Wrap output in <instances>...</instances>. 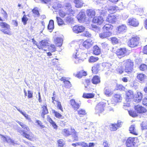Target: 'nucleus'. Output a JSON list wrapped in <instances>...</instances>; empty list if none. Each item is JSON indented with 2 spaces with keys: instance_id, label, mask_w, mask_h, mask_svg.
I'll return each instance as SVG.
<instances>
[{
  "instance_id": "nucleus-32",
  "label": "nucleus",
  "mask_w": 147,
  "mask_h": 147,
  "mask_svg": "<svg viewBox=\"0 0 147 147\" xmlns=\"http://www.w3.org/2000/svg\"><path fill=\"white\" fill-rule=\"evenodd\" d=\"M129 131L130 133L135 135H138V134L136 131V126L135 125H131L129 127Z\"/></svg>"
},
{
  "instance_id": "nucleus-38",
  "label": "nucleus",
  "mask_w": 147,
  "mask_h": 147,
  "mask_svg": "<svg viewBox=\"0 0 147 147\" xmlns=\"http://www.w3.org/2000/svg\"><path fill=\"white\" fill-rule=\"evenodd\" d=\"M136 78L139 81H144L146 78V76L144 74L139 73L137 74Z\"/></svg>"
},
{
  "instance_id": "nucleus-45",
  "label": "nucleus",
  "mask_w": 147,
  "mask_h": 147,
  "mask_svg": "<svg viewBox=\"0 0 147 147\" xmlns=\"http://www.w3.org/2000/svg\"><path fill=\"white\" fill-rule=\"evenodd\" d=\"M47 28L48 30H51V31H52L54 29V21L53 20H50L48 25Z\"/></svg>"
},
{
  "instance_id": "nucleus-47",
  "label": "nucleus",
  "mask_w": 147,
  "mask_h": 147,
  "mask_svg": "<svg viewBox=\"0 0 147 147\" xmlns=\"http://www.w3.org/2000/svg\"><path fill=\"white\" fill-rule=\"evenodd\" d=\"M52 5V7L54 9L61 8L63 7L62 5L57 2H55Z\"/></svg>"
},
{
  "instance_id": "nucleus-19",
  "label": "nucleus",
  "mask_w": 147,
  "mask_h": 147,
  "mask_svg": "<svg viewBox=\"0 0 147 147\" xmlns=\"http://www.w3.org/2000/svg\"><path fill=\"white\" fill-rule=\"evenodd\" d=\"M134 108L138 113H143L146 111V110L145 108L139 105H135Z\"/></svg>"
},
{
  "instance_id": "nucleus-29",
  "label": "nucleus",
  "mask_w": 147,
  "mask_h": 147,
  "mask_svg": "<svg viewBox=\"0 0 147 147\" xmlns=\"http://www.w3.org/2000/svg\"><path fill=\"white\" fill-rule=\"evenodd\" d=\"M87 72L83 70H82L77 73L76 76L79 78H81L83 76H85L87 75Z\"/></svg>"
},
{
  "instance_id": "nucleus-23",
  "label": "nucleus",
  "mask_w": 147,
  "mask_h": 147,
  "mask_svg": "<svg viewBox=\"0 0 147 147\" xmlns=\"http://www.w3.org/2000/svg\"><path fill=\"white\" fill-rule=\"evenodd\" d=\"M112 34V32L111 31H103V32L99 34V36L102 39H104L110 37Z\"/></svg>"
},
{
  "instance_id": "nucleus-40",
  "label": "nucleus",
  "mask_w": 147,
  "mask_h": 147,
  "mask_svg": "<svg viewBox=\"0 0 147 147\" xmlns=\"http://www.w3.org/2000/svg\"><path fill=\"white\" fill-rule=\"evenodd\" d=\"M94 144L93 142H90L88 143L84 142H81V146L82 147H94Z\"/></svg>"
},
{
  "instance_id": "nucleus-3",
  "label": "nucleus",
  "mask_w": 147,
  "mask_h": 147,
  "mask_svg": "<svg viewBox=\"0 0 147 147\" xmlns=\"http://www.w3.org/2000/svg\"><path fill=\"white\" fill-rule=\"evenodd\" d=\"M123 66L125 67V72L127 74L131 73L134 70V62L130 59H128L123 61Z\"/></svg>"
},
{
  "instance_id": "nucleus-36",
  "label": "nucleus",
  "mask_w": 147,
  "mask_h": 147,
  "mask_svg": "<svg viewBox=\"0 0 147 147\" xmlns=\"http://www.w3.org/2000/svg\"><path fill=\"white\" fill-rule=\"evenodd\" d=\"M32 11L34 17H38L40 16L38 10V8L37 7H34L32 10Z\"/></svg>"
},
{
  "instance_id": "nucleus-25",
  "label": "nucleus",
  "mask_w": 147,
  "mask_h": 147,
  "mask_svg": "<svg viewBox=\"0 0 147 147\" xmlns=\"http://www.w3.org/2000/svg\"><path fill=\"white\" fill-rule=\"evenodd\" d=\"M86 14L89 18L91 19L95 17L96 12L94 9H89L86 10Z\"/></svg>"
},
{
  "instance_id": "nucleus-63",
  "label": "nucleus",
  "mask_w": 147,
  "mask_h": 147,
  "mask_svg": "<svg viewBox=\"0 0 147 147\" xmlns=\"http://www.w3.org/2000/svg\"><path fill=\"white\" fill-rule=\"evenodd\" d=\"M142 52L144 54L147 55V45L143 47Z\"/></svg>"
},
{
  "instance_id": "nucleus-13",
  "label": "nucleus",
  "mask_w": 147,
  "mask_h": 147,
  "mask_svg": "<svg viewBox=\"0 0 147 147\" xmlns=\"http://www.w3.org/2000/svg\"><path fill=\"white\" fill-rule=\"evenodd\" d=\"M134 96V91L130 90H128L125 92V99L126 101L129 102L133 99Z\"/></svg>"
},
{
  "instance_id": "nucleus-48",
  "label": "nucleus",
  "mask_w": 147,
  "mask_h": 147,
  "mask_svg": "<svg viewBox=\"0 0 147 147\" xmlns=\"http://www.w3.org/2000/svg\"><path fill=\"white\" fill-rule=\"evenodd\" d=\"M129 115L133 117H136L138 116V113L136 111L133 110H130L128 111Z\"/></svg>"
},
{
  "instance_id": "nucleus-22",
  "label": "nucleus",
  "mask_w": 147,
  "mask_h": 147,
  "mask_svg": "<svg viewBox=\"0 0 147 147\" xmlns=\"http://www.w3.org/2000/svg\"><path fill=\"white\" fill-rule=\"evenodd\" d=\"M93 42L90 39H87L82 43L83 46L85 48L88 49L91 47L93 45Z\"/></svg>"
},
{
  "instance_id": "nucleus-1",
  "label": "nucleus",
  "mask_w": 147,
  "mask_h": 147,
  "mask_svg": "<svg viewBox=\"0 0 147 147\" xmlns=\"http://www.w3.org/2000/svg\"><path fill=\"white\" fill-rule=\"evenodd\" d=\"M75 11L73 9L71 4L67 3L63 9H59L58 11V14L61 18H64L67 15V16L73 17L75 16Z\"/></svg>"
},
{
  "instance_id": "nucleus-16",
  "label": "nucleus",
  "mask_w": 147,
  "mask_h": 147,
  "mask_svg": "<svg viewBox=\"0 0 147 147\" xmlns=\"http://www.w3.org/2000/svg\"><path fill=\"white\" fill-rule=\"evenodd\" d=\"M52 102L56 106L57 109L60 110L61 111L63 112V109L61 102L58 100H56L55 96L52 97Z\"/></svg>"
},
{
  "instance_id": "nucleus-42",
  "label": "nucleus",
  "mask_w": 147,
  "mask_h": 147,
  "mask_svg": "<svg viewBox=\"0 0 147 147\" xmlns=\"http://www.w3.org/2000/svg\"><path fill=\"white\" fill-rule=\"evenodd\" d=\"M47 46L48 51L52 53L55 52L56 51V47L53 44H51L49 45H48Z\"/></svg>"
},
{
  "instance_id": "nucleus-54",
  "label": "nucleus",
  "mask_w": 147,
  "mask_h": 147,
  "mask_svg": "<svg viewBox=\"0 0 147 147\" xmlns=\"http://www.w3.org/2000/svg\"><path fill=\"white\" fill-rule=\"evenodd\" d=\"M36 123H37L38 126L40 127L41 129L46 127L45 126L43 125L42 122L39 120H36Z\"/></svg>"
},
{
  "instance_id": "nucleus-62",
  "label": "nucleus",
  "mask_w": 147,
  "mask_h": 147,
  "mask_svg": "<svg viewBox=\"0 0 147 147\" xmlns=\"http://www.w3.org/2000/svg\"><path fill=\"white\" fill-rule=\"evenodd\" d=\"M117 71L119 74H121L124 72V70L123 68L120 67L117 69Z\"/></svg>"
},
{
  "instance_id": "nucleus-24",
  "label": "nucleus",
  "mask_w": 147,
  "mask_h": 147,
  "mask_svg": "<svg viewBox=\"0 0 147 147\" xmlns=\"http://www.w3.org/2000/svg\"><path fill=\"white\" fill-rule=\"evenodd\" d=\"M73 129H74L65 128L63 129L62 134L65 136L67 137L71 136L72 134Z\"/></svg>"
},
{
  "instance_id": "nucleus-28",
  "label": "nucleus",
  "mask_w": 147,
  "mask_h": 147,
  "mask_svg": "<svg viewBox=\"0 0 147 147\" xmlns=\"http://www.w3.org/2000/svg\"><path fill=\"white\" fill-rule=\"evenodd\" d=\"M93 54L96 55H99L101 52V49L97 45H94L93 47Z\"/></svg>"
},
{
  "instance_id": "nucleus-41",
  "label": "nucleus",
  "mask_w": 147,
  "mask_h": 147,
  "mask_svg": "<svg viewBox=\"0 0 147 147\" xmlns=\"http://www.w3.org/2000/svg\"><path fill=\"white\" fill-rule=\"evenodd\" d=\"M78 114L80 117H83L86 114V112L85 110L81 109L77 111Z\"/></svg>"
},
{
  "instance_id": "nucleus-35",
  "label": "nucleus",
  "mask_w": 147,
  "mask_h": 147,
  "mask_svg": "<svg viewBox=\"0 0 147 147\" xmlns=\"http://www.w3.org/2000/svg\"><path fill=\"white\" fill-rule=\"evenodd\" d=\"M63 40L60 37H57L54 40V42L57 47H61L62 44Z\"/></svg>"
},
{
  "instance_id": "nucleus-59",
  "label": "nucleus",
  "mask_w": 147,
  "mask_h": 147,
  "mask_svg": "<svg viewBox=\"0 0 147 147\" xmlns=\"http://www.w3.org/2000/svg\"><path fill=\"white\" fill-rule=\"evenodd\" d=\"M64 86L65 87L68 88L71 86V84L70 82L67 80L65 83Z\"/></svg>"
},
{
  "instance_id": "nucleus-60",
  "label": "nucleus",
  "mask_w": 147,
  "mask_h": 147,
  "mask_svg": "<svg viewBox=\"0 0 147 147\" xmlns=\"http://www.w3.org/2000/svg\"><path fill=\"white\" fill-rule=\"evenodd\" d=\"M18 110L20 112V113H21L27 119H28V120L30 119V118L29 117V116L28 114H27L26 113H24V112H22L20 110Z\"/></svg>"
},
{
  "instance_id": "nucleus-18",
  "label": "nucleus",
  "mask_w": 147,
  "mask_h": 147,
  "mask_svg": "<svg viewBox=\"0 0 147 147\" xmlns=\"http://www.w3.org/2000/svg\"><path fill=\"white\" fill-rule=\"evenodd\" d=\"M143 97L142 94L140 92H138L136 94H134L133 99V101L136 102H139L142 100Z\"/></svg>"
},
{
  "instance_id": "nucleus-57",
  "label": "nucleus",
  "mask_w": 147,
  "mask_h": 147,
  "mask_svg": "<svg viewBox=\"0 0 147 147\" xmlns=\"http://www.w3.org/2000/svg\"><path fill=\"white\" fill-rule=\"evenodd\" d=\"M116 88L117 90H123L125 89V87L121 84L117 85Z\"/></svg>"
},
{
  "instance_id": "nucleus-50",
  "label": "nucleus",
  "mask_w": 147,
  "mask_h": 147,
  "mask_svg": "<svg viewBox=\"0 0 147 147\" xmlns=\"http://www.w3.org/2000/svg\"><path fill=\"white\" fill-rule=\"evenodd\" d=\"M52 111L53 113L54 114L55 117L57 118L58 119L62 118V115L58 112L55 111V110H53Z\"/></svg>"
},
{
  "instance_id": "nucleus-8",
  "label": "nucleus",
  "mask_w": 147,
  "mask_h": 147,
  "mask_svg": "<svg viewBox=\"0 0 147 147\" xmlns=\"http://www.w3.org/2000/svg\"><path fill=\"white\" fill-rule=\"evenodd\" d=\"M92 22L94 24L101 26L104 24L105 20L102 16H98L94 17L92 19Z\"/></svg>"
},
{
  "instance_id": "nucleus-37",
  "label": "nucleus",
  "mask_w": 147,
  "mask_h": 147,
  "mask_svg": "<svg viewBox=\"0 0 147 147\" xmlns=\"http://www.w3.org/2000/svg\"><path fill=\"white\" fill-rule=\"evenodd\" d=\"M95 94L93 93H84L82 97L85 98H93Z\"/></svg>"
},
{
  "instance_id": "nucleus-11",
  "label": "nucleus",
  "mask_w": 147,
  "mask_h": 147,
  "mask_svg": "<svg viewBox=\"0 0 147 147\" xmlns=\"http://www.w3.org/2000/svg\"><path fill=\"white\" fill-rule=\"evenodd\" d=\"M118 19V16L113 14H109L106 19V21L112 24H115Z\"/></svg>"
},
{
  "instance_id": "nucleus-34",
  "label": "nucleus",
  "mask_w": 147,
  "mask_h": 147,
  "mask_svg": "<svg viewBox=\"0 0 147 147\" xmlns=\"http://www.w3.org/2000/svg\"><path fill=\"white\" fill-rule=\"evenodd\" d=\"M72 134L71 135L72 139L73 142L77 141L78 140V135L77 132L75 129H73Z\"/></svg>"
},
{
  "instance_id": "nucleus-10",
  "label": "nucleus",
  "mask_w": 147,
  "mask_h": 147,
  "mask_svg": "<svg viewBox=\"0 0 147 147\" xmlns=\"http://www.w3.org/2000/svg\"><path fill=\"white\" fill-rule=\"evenodd\" d=\"M85 28L82 25H76L73 27V32L76 34L83 32L85 30Z\"/></svg>"
},
{
  "instance_id": "nucleus-6",
  "label": "nucleus",
  "mask_w": 147,
  "mask_h": 147,
  "mask_svg": "<svg viewBox=\"0 0 147 147\" xmlns=\"http://www.w3.org/2000/svg\"><path fill=\"white\" fill-rule=\"evenodd\" d=\"M0 26L3 28L1 30V31L5 34L8 35L11 34L10 26L8 24L5 22H0Z\"/></svg>"
},
{
  "instance_id": "nucleus-12",
  "label": "nucleus",
  "mask_w": 147,
  "mask_h": 147,
  "mask_svg": "<svg viewBox=\"0 0 147 147\" xmlns=\"http://www.w3.org/2000/svg\"><path fill=\"white\" fill-rule=\"evenodd\" d=\"M106 103L103 102H100L98 103L96 106L95 109L99 113H102L104 111Z\"/></svg>"
},
{
  "instance_id": "nucleus-33",
  "label": "nucleus",
  "mask_w": 147,
  "mask_h": 147,
  "mask_svg": "<svg viewBox=\"0 0 147 147\" xmlns=\"http://www.w3.org/2000/svg\"><path fill=\"white\" fill-rule=\"evenodd\" d=\"M120 123L118 122L117 123L111 124V127H110V130L111 131H114L120 127Z\"/></svg>"
},
{
  "instance_id": "nucleus-49",
  "label": "nucleus",
  "mask_w": 147,
  "mask_h": 147,
  "mask_svg": "<svg viewBox=\"0 0 147 147\" xmlns=\"http://www.w3.org/2000/svg\"><path fill=\"white\" fill-rule=\"evenodd\" d=\"M121 98V96L119 94H115L113 98V100L114 102L115 103H117L119 101Z\"/></svg>"
},
{
  "instance_id": "nucleus-27",
  "label": "nucleus",
  "mask_w": 147,
  "mask_h": 147,
  "mask_svg": "<svg viewBox=\"0 0 147 147\" xmlns=\"http://www.w3.org/2000/svg\"><path fill=\"white\" fill-rule=\"evenodd\" d=\"M113 28V26L110 24H106L102 27V29L103 31L107 32L112 31Z\"/></svg>"
},
{
  "instance_id": "nucleus-2",
  "label": "nucleus",
  "mask_w": 147,
  "mask_h": 147,
  "mask_svg": "<svg viewBox=\"0 0 147 147\" xmlns=\"http://www.w3.org/2000/svg\"><path fill=\"white\" fill-rule=\"evenodd\" d=\"M17 123L23 129L26 130H22L21 131L22 135L25 138L28 140L32 141L35 139V136L32 132L30 131V130L29 127L23 123L18 121Z\"/></svg>"
},
{
  "instance_id": "nucleus-51",
  "label": "nucleus",
  "mask_w": 147,
  "mask_h": 147,
  "mask_svg": "<svg viewBox=\"0 0 147 147\" xmlns=\"http://www.w3.org/2000/svg\"><path fill=\"white\" fill-rule=\"evenodd\" d=\"M139 69L142 71H145L147 70V65L144 64H142L140 65Z\"/></svg>"
},
{
  "instance_id": "nucleus-61",
  "label": "nucleus",
  "mask_w": 147,
  "mask_h": 147,
  "mask_svg": "<svg viewBox=\"0 0 147 147\" xmlns=\"http://www.w3.org/2000/svg\"><path fill=\"white\" fill-rule=\"evenodd\" d=\"M33 97V92L30 90L28 91V98H31Z\"/></svg>"
},
{
  "instance_id": "nucleus-26",
  "label": "nucleus",
  "mask_w": 147,
  "mask_h": 147,
  "mask_svg": "<svg viewBox=\"0 0 147 147\" xmlns=\"http://www.w3.org/2000/svg\"><path fill=\"white\" fill-rule=\"evenodd\" d=\"M41 108L42 109L41 115L43 119H44L45 115L48 114L49 113L46 104H44L42 107Z\"/></svg>"
},
{
  "instance_id": "nucleus-5",
  "label": "nucleus",
  "mask_w": 147,
  "mask_h": 147,
  "mask_svg": "<svg viewBox=\"0 0 147 147\" xmlns=\"http://www.w3.org/2000/svg\"><path fill=\"white\" fill-rule=\"evenodd\" d=\"M140 40V37L137 36L132 37L128 41V45L131 48L135 47L138 45Z\"/></svg>"
},
{
  "instance_id": "nucleus-31",
  "label": "nucleus",
  "mask_w": 147,
  "mask_h": 147,
  "mask_svg": "<svg viewBox=\"0 0 147 147\" xmlns=\"http://www.w3.org/2000/svg\"><path fill=\"white\" fill-rule=\"evenodd\" d=\"M127 27L125 24H122L118 26L117 28V31L119 33L124 32L127 30Z\"/></svg>"
},
{
  "instance_id": "nucleus-21",
  "label": "nucleus",
  "mask_w": 147,
  "mask_h": 147,
  "mask_svg": "<svg viewBox=\"0 0 147 147\" xmlns=\"http://www.w3.org/2000/svg\"><path fill=\"white\" fill-rule=\"evenodd\" d=\"M100 63H96L92 67V73L97 74L100 69Z\"/></svg>"
},
{
  "instance_id": "nucleus-58",
  "label": "nucleus",
  "mask_w": 147,
  "mask_h": 147,
  "mask_svg": "<svg viewBox=\"0 0 147 147\" xmlns=\"http://www.w3.org/2000/svg\"><path fill=\"white\" fill-rule=\"evenodd\" d=\"M40 2L42 3L45 4H51L52 0H40Z\"/></svg>"
},
{
  "instance_id": "nucleus-44",
  "label": "nucleus",
  "mask_w": 147,
  "mask_h": 147,
  "mask_svg": "<svg viewBox=\"0 0 147 147\" xmlns=\"http://www.w3.org/2000/svg\"><path fill=\"white\" fill-rule=\"evenodd\" d=\"M98 59L99 58L98 57L91 56L89 57L88 61L90 63H93L97 61Z\"/></svg>"
},
{
  "instance_id": "nucleus-64",
  "label": "nucleus",
  "mask_w": 147,
  "mask_h": 147,
  "mask_svg": "<svg viewBox=\"0 0 147 147\" xmlns=\"http://www.w3.org/2000/svg\"><path fill=\"white\" fill-rule=\"evenodd\" d=\"M58 59H57L54 58L52 60V63L53 65H55L57 64L59 62L58 61H56V60H58Z\"/></svg>"
},
{
  "instance_id": "nucleus-7",
  "label": "nucleus",
  "mask_w": 147,
  "mask_h": 147,
  "mask_svg": "<svg viewBox=\"0 0 147 147\" xmlns=\"http://www.w3.org/2000/svg\"><path fill=\"white\" fill-rule=\"evenodd\" d=\"M49 41L47 40H43L40 41L38 43L36 44L37 47L40 50L43 51H46L47 47L48 46Z\"/></svg>"
},
{
  "instance_id": "nucleus-43",
  "label": "nucleus",
  "mask_w": 147,
  "mask_h": 147,
  "mask_svg": "<svg viewBox=\"0 0 147 147\" xmlns=\"http://www.w3.org/2000/svg\"><path fill=\"white\" fill-rule=\"evenodd\" d=\"M91 82V80L90 78H86L83 82V84L85 87L87 88L90 85Z\"/></svg>"
},
{
  "instance_id": "nucleus-52",
  "label": "nucleus",
  "mask_w": 147,
  "mask_h": 147,
  "mask_svg": "<svg viewBox=\"0 0 147 147\" xmlns=\"http://www.w3.org/2000/svg\"><path fill=\"white\" fill-rule=\"evenodd\" d=\"M105 95L107 96H110L113 94L112 92L109 88H107L104 92Z\"/></svg>"
},
{
  "instance_id": "nucleus-20",
  "label": "nucleus",
  "mask_w": 147,
  "mask_h": 147,
  "mask_svg": "<svg viewBox=\"0 0 147 147\" xmlns=\"http://www.w3.org/2000/svg\"><path fill=\"white\" fill-rule=\"evenodd\" d=\"M92 84L95 85H97L101 82V78L98 75H95L93 76L91 80Z\"/></svg>"
},
{
  "instance_id": "nucleus-14",
  "label": "nucleus",
  "mask_w": 147,
  "mask_h": 147,
  "mask_svg": "<svg viewBox=\"0 0 147 147\" xmlns=\"http://www.w3.org/2000/svg\"><path fill=\"white\" fill-rule=\"evenodd\" d=\"M128 25L134 27H138L139 25V22L138 20L135 18H132L128 19Z\"/></svg>"
},
{
  "instance_id": "nucleus-15",
  "label": "nucleus",
  "mask_w": 147,
  "mask_h": 147,
  "mask_svg": "<svg viewBox=\"0 0 147 147\" xmlns=\"http://www.w3.org/2000/svg\"><path fill=\"white\" fill-rule=\"evenodd\" d=\"M135 138L129 137L127 139L125 144L127 147H134L136 143L135 142Z\"/></svg>"
},
{
  "instance_id": "nucleus-17",
  "label": "nucleus",
  "mask_w": 147,
  "mask_h": 147,
  "mask_svg": "<svg viewBox=\"0 0 147 147\" xmlns=\"http://www.w3.org/2000/svg\"><path fill=\"white\" fill-rule=\"evenodd\" d=\"M70 104L72 108L76 111L80 108L81 105L80 103H77L74 99H71L70 100Z\"/></svg>"
},
{
  "instance_id": "nucleus-55",
  "label": "nucleus",
  "mask_w": 147,
  "mask_h": 147,
  "mask_svg": "<svg viewBox=\"0 0 147 147\" xmlns=\"http://www.w3.org/2000/svg\"><path fill=\"white\" fill-rule=\"evenodd\" d=\"M2 138H3L7 142H10L12 144L14 143V141L9 137H6L4 136H3Z\"/></svg>"
},
{
  "instance_id": "nucleus-46",
  "label": "nucleus",
  "mask_w": 147,
  "mask_h": 147,
  "mask_svg": "<svg viewBox=\"0 0 147 147\" xmlns=\"http://www.w3.org/2000/svg\"><path fill=\"white\" fill-rule=\"evenodd\" d=\"M57 142L58 147H63L65 145V141L62 139H59Z\"/></svg>"
},
{
  "instance_id": "nucleus-30",
  "label": "nucleus",
  "mask_w": 147,
  "mask_h": 147,
  "mask_svg": "<svg viewBox=\"0 0 147 147\" xmlns=\"http://www.w3.org/2000/svg\"><path fill=\"white\" fill-rule=\"evenodd\" d=\"M74 2L75 7L77 8L81 7L83 6L84 3L82 0H74Z\"/></svg>"
},
{
  "instance_id": "nucleus-53",
  "label": "nucleus",
  "mask_w": 147,
  "mask_h": 147,
  "mask_svg": "<svg viewBox=\"0 0 147 147\" xmlns=\"http://www.w3.org/2000/svg\"><path fill=\"white\" fill-rule=\"evenodd\" d=\"M28 20V19L26 15L24 14L22 18V21L24 25H25L26 24Z\"/></svg>"
},
{
  "instance_id": "nucleus-4",
  "label": "nucleus",
  "mask_w": 147,
  "mask_h": 147,
  "mask_svg": "<svg viewBox=\"0 0 147 147\" xmlns=\"http://www.w3.org/2000/svg\"><path fill=\"white\" fill-rule=\"evenodd\" d=\"M57 22L58 24L60 26L69 24L74 21V19L71 16H67L63 20L61 17H56Z\"/></svg>"
},
{
  "instance_id": "nucleus-9",
  "label": "nucleus",
  "mask_w": 147,
  "mask_h": 147,
  "mask_svg": "<svg viewBox=\"0 0 147 147\" xmlns=\"http://www.w3.org/2000/svg\"><path fill=\"white\" fill-rule=\"evenodd\" d=\"M127 52L126 48H121L118 49L116 51L115 53L118 57L121 58L125 55Z\"/></svg>"
},
{
  "instance_id": "nucleus-39",
  "label": "nucleus",
  "mask_w": 147,
  "mask_h": 147,
  "mask_svg": "<svg viewBox=\"0 0 147 147\" xmlns=\"http://www.w3.org/2000/svg\"><path fill=\"white\" fill-rule=\"evenodd\" d=\"M47 119L48 121L52 125L54 129H57V126L55 122L53 121L49 116H48Z\"/></svg>"
},
{
  "instance_id": "nucleus-56",
  "label": "nucleus",
  "mask_w": 147,
  "mask_h": 147,
  "mask_svg": "<svg viewBox=\"0 0 147 147\" xmlns=\"http://www.w3.org/2000/svg\"><path fill=\"white\" fill-rule=\"evenodd\" d=\"M111 42L113 44H117L118 43V40L117 38L115 37H113L111 38Z\"/></svg>"
}]
</instances>
